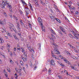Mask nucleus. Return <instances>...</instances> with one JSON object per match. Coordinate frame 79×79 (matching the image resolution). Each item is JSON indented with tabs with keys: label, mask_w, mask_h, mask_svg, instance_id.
<instances>
[{
	"label": "nucleus",
	"mask_w": 79,
	"mask_h": 79,
	"mask_svg": "<svg viewBox=\"0 0 79 79\" xmlns=\"http://www.w3.org/2000/svg\"><path fill=\"white\" fill-rule=\"evenodd\" d=\"M13 36H14V37L15 39H16V40H19V39H18V38H17V37L16 36V35H13Z\"/></svg>",
	"instance_id": "2eb2a0df"
},
{
	"label": "nucleus",
	"mask_w": 79,
	"mask_h": 79,
	"mask_svg": "<svg viewBox=\"0 0 79 79\" xmlns=\"http://www.w3.org/2000/svg\"><path fill=\"white\" fill-rule=\"evenodd\" d=\"M10 62L11 63V64H13V61H12L11 59H10Z\"/></svg>",
	"instance_id": "58836bf2"
},
{
	"label": "nucleus",
	"mask_w": 79,
	"mask_h": 79,
	"mask_svg": "<svg viewBox=\"0 0 79 79\" xmlns=\"http://www.w3.org/2000/svg\"><path fill=\"white\" fill-rule=\"evenodd\" d=\"M50 64H51V65H55V63L54 62V61L53 60H51L50 61Z\"/></svg>",
	"instance_id": "423d86ee"
},
{
	"label": "nucleus",
	"mask_w": 79,
	"mask_h": 79,
	"mask_svg": "<svg viewBox=\"0 0 79 79\" xmlns=\"http://www.w3.org/2000/svg\"><path fill=\"white\" fill-rule=\"evenodd\" d=\"M65 19H67V21H69H69L68 20V18H67V17H65Z\"/></svg>",
	"instance_id": "603ef678"
},
{
	"label": "nucleus",
	"mask_w": 79,
	"mask_h": 79,
	"mask_svg": "<svg viewBox=\"0 0 79 79\" xmlns=\"http://www.w3.org/2000/svg\"><path fill=\"white\" fill-rule=\"evenodd\" d=\"M4 15L6 17H7V15H6V12H4L3 13Z\"/></svg>",
	"instance_id": "c85d7f7f"
},
{
	"label": "nucleus",
	"mask_w": 79,
	"mask_h": 79,
	"mask_svg": "<svg viewBox=\"0 0 79 79\" xmlns=\"http://www.w3.org/2000/svg\"><path fill=\"white\" fill-rule=\"evenodd\" d=\"M55 19L57 21V22H58L59 23H61V21H60V20L59 19H58L57 18H56Z\"/></svg>",
	"instance_id": "6e6552de"
},
{
	"label": "nucleus",
	"mask_w": 79,
	"mask_h": 79,
	"mask_svg": "<svg viewBox=\"0 0 79 79\" xmlns=\"http://www.w3.org/2000/svg\"><path fill=\"white\" fill-rule=\"evenodd\" d=\"M25 12L26 13V15H28L29 14V13H28V12H27V11H25Z\"/></svg>",
	"instance_id": "37998d69"
},
{
	"label": "nucleus",
	"mask_w": 79,
	"mask_h": 79,
	"mask_svg": "<svg viewBox=\"0 0 79 79\" xmlns=\"http://www.w3.org/2000/svg\"><path fill=\"white\" fill-rule=\"evenodd\" d=\"M5 76H6V77H8V75L6 74V72L5 73Z\"/></svg>",
	"instance_id": "4c0bfd02"
},
{
	"label": "nucleus",
	"mask_w": 79,
	"mask_h": 79,
	"mask_svg": "<svg viewBox=\"0 0 79 79\" xmlns=\"http://www.w3.org/2000/svg\"><path fill=\"white\" fill-rule=\"evenodd\" d=\"M47 71V69L46 68H44L43 69V71Z\"/></svg>",
	"instance_id": "bb28decb"
},
{
	"label": "nucleus",
	"mask_w": 79,
	"mask_h": 79,
	"mask_svg": "<svg viewBox=\"0 0 79 79\" xmlns=\"http://www.w3.org/2000/svg\"><path fill=\"white\" fill-rule=\"evenodd\" d=\"M51 36L52 37V38L49 37V38L50 39V40H52V41H53V39L55 38V36L53 35V34H51Z\"/></svg>",
	"instance_id": "0eeeda50"
},
{
	"label": "nucleus",
	"mask_w": 79,
	"mask_h": 79,
	"mask_svg": "<svg viewBox=\"0 0 79 79\" xmlns=\"http://www.w3.org/2000/svg\"><path fill=\"white\" fill-rule=\"evenodd\" d=\"M77 50H79V46H77Z\"/></svg>",
	"instance_id": "864d4df0"
},
{
	"label": "nucleus",
	"mask_w": 79,
	"mask_h": 79,
	"mask_svg": "<svg viewBox=\"0 0 79 79\" xmlns=\"http://www.w3.org/2000/svg\"><path fill=\"white\" fill-rule=\"evenodd\" d=\"M30 4V7H31V10L33 11H34V10H33V9L32 8V6H31V4H30V3H29Z\"/></svg>",
	"instance_id": "dca6fc26"
},
{
	"label": "nucleus",
	"mask_w": 79,
	"mask_h": 79,
	"mask_svg": "<svg viewBox=\"0 0 79 79\" xmlns=\"http://www.w3.org/2000/svg\"><path fill=\"white\" fill-rule=\"evenodd\" d=\"M20 63L21 66H23V64L21 63H23V62L22 61H20Z\"/></svg>",
	"instance_id": "69168bd1"
},
{
	"label": "nucleus",
	"mask_w": 79,
	"mask_h": 79,
	"mask_svg": "<svg viewBox=\"0 0 79 79\" xmlns=\"http://www.w3.org/2000/svg\"><path fill=\"white\" fill-rule=\"evenodd\" d=\"M17 48V50H19V51H21V48Z\"/></svg>",
	"instance_id": "bf43d9fd"
},
{
	"label": "nucleus",
	"mask_w": 79,
	"mask_h": 79,
	"mask_svg": "<svg viewBox=\"0 0 79 79\" xmlns=\"http://www.w3.org/2000/svg\"><path fill=\"white\" fill-rule=\"evenodd\" d=\"M9 26L10 27H14V25H13V24L12 23H10Z\"/></svg>",
	"instance_id": "5701e85b"
},
{
	"label": "nucleus",
	"mask_w": 79,
	"mask_h": 79,
	"mask_svg": "<svg viewBox=\"0 0 79 79\" xmlns=\"http://www.w3.org/2000/svg\"><path fill=\"white\" fill-rule=\"evenodd\" d=\"M50 18L52 21H55V18L54 17L50 16Z\"/></svg>",
	"instance_id": "9d476101"
},
{
	"label": "nucleus",
	"mask_w": 79,
	"mask_h": 79,
	"mask_svg": "<svg viewBox=\"0 0 79 79\" xmlns=\"http://www.w3.org/2000/svg\"><path fill=\"white\" fill-rule=\"evenodd\" d=\"M17 26H19V23H17Z\"/></svg>",
	"instance_id": "e2e57ef3"
},
{
	"label": "nucleus",
	"mask_w": 79,
	"mask_h": 79,
	"mask_svg": "<svg viewBox=\"0 0 79 79\" xmlns=\"http://www.w3.org/2000/svg\"><path fill=\"white\" fill-rule=\"evenodd\" d=\"M24 2H23L22 3L23 4V5H27V4L24 1H23Z\"/></svg>",
	"instance_id": "a18cd8bd"
},
{
	"label": "nucleus",
	"mask_w": 79,
	"mask_h": 79,
	"mask_svg": "<svg viewBox=\"0 0 79 79\" xmlns=\"http://www.w3.org/2000/svg\"><path fill=\"white\" fill-rule=\"evenodd\" d=\"M7 35H9L10 37H12V35L11 34V33H8V34H7Z\"/></svg>",
	"instance_id": "f3484780"
},
{
	"label": "nucleus",
	"mask_w": 79,
	"mask_h": 79,
	"mask_svg": "<svg viewBox=\"0 0 79 79\" xmlns=\"http://www.w3.org/2000/svg\"><path fill=\"white\" fill-rule=\"evenodd\" d=\"M21 50H22V52H24V48L22 47L21 48H20Z\"/></svg>",
	"instance_id": "412c9836"
},
{
	"label": "nucleus",
	"mask_w": 79,
	"mask_h": 79,
	"mask_svg": "<svg viewBox=\"0 0 79 79\" xmlns=\"http://www.w3.org/2000/svg\"><path fill=\"white\" fill-rule=\"evenodd\" d=\"M5 37H6V39H8V36H5Z\"/></svg>",
	"instance_id": "13d9d810"
},
{
	"label": "nucleus",
	"mask_w": 79,
	"mask_h": 79,
	"mask_svg": "<svg viewBox=\"0 0 79 79\" xmlns=\"http://www.w3.org/2000/svg\"><path fill=\"white\" fill-rule=\"evenodd\" d=\"M36 5H37V6H39L40 5L38 3H37L36 4Z\"/></svg>",
	"instance_id": "338daca9"
},
{
	"label": "nucleus",
	"mask_w": 79,
	"mask_h": 79,
	"mask_svg": "<svg viewBox=\"0 0 79 79\" xmlns=\"http://www.w3.org/2000/svg\"><path fill=\"white\" fill-rule=\"evenodd\" d=\"M30 66H31V68H32V67L33 65H32V62H30Z\"/></svg>",
	"instance_id": "a878e982"
},
{
	"label": "nucleus",
	"mask_w": 79,
	"mask_h": 79,
	"mask_svg": "<svg viewBox=\"0 0 79 79\" xmlns=\"http://www.w3.org/2000/svg\"><path fill=\"white\" fill-rule=\"evenodd\" d=\"M41 26V27H42V31H45V29L44 28V27H43V26Z\"/></svg>",
	"instance_id": "7c9ffc66"
},
{
	"label": "nucleus",
	"mask_w": 79,
	"mask_h": 79,
	"mask_svg": "<svg viewBox=\"0 0 79 79\" xmlns=\"http://www.w3.org/2000/svg\"><path fill=\"white\" fill-rule=\"evenodd\" d=\"M28 48L30 51H31V48H30V46L29 47V48Z\"/></svg>",
	"instance_id": "79ce46f5"
},
{
	"label": "nucleus",
	"mask_w": 79,
	"mask_h": 79,
	"mask_svg": "<svg viewBox=\"0 0 79 79\" xmlns=\"http://www.w3.org/2000/svg\"><path fill=\"white\" fill-rule=\"evenodd\" d=\"M10 56H11L13 55V53H12V52H10Z\"/></svg>",
	"instance_id": "6e6d98bb"
},
{
	"label": "nucleus",
	"mask_w": 79,
	"mask_h": 79,
	"mask_svg": "<svg viewBox=\"0 0 79 79\" xmlns=\"http://www.w3.org/2000/svg\"><path fill=\"white\" fill-rule=\"evenodd\" d=\"M24 56H21V58L23 60V61H27V56L24 54Z\"/></svg>",
	"instance_id": "20e7f679"
},
{
	"label": "nucleus",
	"mask_w": 79,
	"mask_h": 79,
	"mask_svg": "<svg viewBox=\"0 0 79 79\" xmlns=\"http://www.w3.org/2000/svg\"><path fill=\"white\" fill-rule=\"evenodd\" d=\"M69 6V8H70V9H74V8H72L70 6Z\"/></svg>",
	"instance_id": "680f3d73"
},
{
	"label": "nucleus",
	"mask_w": 79,
	"mask_h": 79,
	"mask_svg": "<svg viewBox=\"0 0 79 79\" xmlns=\"http://www.w3.org/2000/svg\"><path fill=\"white\" fill-rule=\"evenodd\" d=\"M31 58H32L33 59H34V56H33V55H32V56H31Z\"/></svg>",
	"instance_id": "5fc2aeb1"
},
{
	"label": "nucleus",
	"mask_w": 79,
	"mask_h": 79,
	"mask_svg": "<svg viewBox=\"0 0 79 79\" xmlns=\"http://www.w3.org/2000/svg\"><path fill=\"white\" fill-rule=\"evenodd\" d=\"M18 34L19 35V36H21V33L20 32H18Z\"/></svg>",
	"instance_id": "a19ab883"
},
{
	"label": "nucleus",
	"mask_w": 79,
	"mask_h": 79,
	"mask_svg": "<svg viewBox=\"0 0 79 79\" xmlns=\"http://www.w3.org/2000/svg\"><path fill=\"white\" fill-rule=\"evenodd\" d=\"M51 71H52V69H50L48 71V73H50Z\"/></svg>",
	"instance_id": "473e14b6"
},
{
	"label": "nucleus",
	"mask_w": 79,
	"mask_h": 79,
	"mask_svg": "<svg viewBox=\"0 0 79 79\" xmlns=\"http://www.w3.org/2000/svg\"><path fill=\"white\" fill-rule=\"evenodd\" d=\"M20 75H21V71H20L19 72Z\"/></svg>",
	"instance_id": "052dcab7"
},
{
	"label": "nucleus",
	"mask_w": 79,
	"mask_h": 79,
	"mask_svg": "<svg viewBox=\"0 0 79 79\" xmlns=\"http://www.w3.org/2000/svg\"><path fill=\"white\" fill-rule=\"evenodd\" d=\"M13 29L14 31H15V33H16V29H13Z\"/></svg>",
	"instance_id": "ea45409f"
},
{
	"label": "nucleus",
	"mask_w": 79,
	"mask_h": 79,
	"mask_svg": "<svg viewBox=\"0 0 79 79\" xmlns=\"http://www.w3.org/2000/svg\"><path fill=\"white\" fill-rule=\"evenodd\" d=\"M12 27H9L10 29V30H11V31H13V30H12V29H13V28H12Z\"/></svg>",
	"instance_id": "c03bdc74"
},
{
	"label": "nucleus",
	"mask_w": 79,
	"mask_h": 79,
	"mask_svg": "<svg viewBox=\"0 0 79 79\" xmlns=\"http://www.w3.org/2000/svg\"><path fill=\"white\" fill-rule=\"evenodd\" d=\"M73 59H74V60H77L78 58L77 57H76L75 56H74L73 57Z\"/></svg>",
	"instance_id": "4be33fe9"
},
{
	"label": "nucleus",
	"mask_w": 79,
	"mask_h": 79,
	"mask_svg": "<svg viewBox=\"0 0 79 79\" xmlns=\"http://www.w3.org/2000/svg\"><path fill=\"white\" fill-rule=\"evenodd\" d=\"M70 47H71V48H74V47H73V46H72V45L71 44L70 45Z\"/></svg>",
	"instance_id": "3c124183"
},
{
	"label": "nucleus",
	"mask_w": 79,
	"mask_h": 79,
	"mask_svg": "<svg viewBox=\"0 0 79 79\" xmlns=\"http://www.w3.org/2000/svg\"><path fill=\"white\" fill-rule=\"evenodd\" d=\"M58 63L60 65V66H63V67H64V65L63 64L61 63H59V62L57 61Z\"/></svg>",
	"instance_id": "9b49d317"
},
{
	"label": "nucleus",
	"mask_w": 79,
	"mask_h": 79,
	"mask_svg": "<svg viewBox=\"0 0 79 79\" xmlns=\"http://www.w3.org/2000/svg\"><path fill=\"white\" fill-rule=\"evenodd\" d=\"M10 11V13H13V10H12V9H9Z\"/></svg>",
	"instance_id": "2f4dec72"
},
{
	"label": "nucleus",
	"mask_w": 79,
	"mask_h": 79,
	"mask_svg": "<svg viewBox=\"0 0 79 79\" xmlns=\"http://www.w3.org/2000/svg\"><path fill=\"white\" fill-rule=\"evenodd\" d=\"M58 33L59 34H60L61 35H63V33H62V31H60V30H59L58 31Z\"/></svg>",
	"instance_id": "ddd939ff"
},
{
	"label": "nucleus",
	"mask_w": 79,
	"mask_h": 79,
	"mask_svg": "<svg viewBox=\"0 0 79 79\" xmlns=\"http://www.w3.org/2000/svg\"><path fill=\"white\" fill-rule=\"evenodd\" d=\"M7 7L9 8V9H10L12 8V6H7Z\"/></svg>",
	"instance_id": "cd10ccee"
},
{
	"label": "nucleus",
	"mask_w": 79,
	"mask_h": 79,
	"mask_svg": "<svg viewBox=\"0 0 79 79\" xmlns=\"http://www.w3.org/2000/svg\"><path fill=\"white\" fill-rule=\"evenodd\" d=\"M7 71L9 72V73H10L11 72V70H10V68H9L8 69H7Z\"/></svg>",
	"instance_id": "72a5a7b5"
},
{
	"label": "nucleus",
	"mask_w": 79,
	"mask_h": 79,
	"mask_svg": "<svg viewBox=\"0 0 79 79\" xmlns=\"http://www.w3.org/2000/svg\"><path fill=\"white\" fill-rule=\"evenodd\" d=\"M71 32H72V34H73L76 37V39H78L79 38V34L77 33H76V32H74V31H72Z\"/></svg>",
	"instance_id": "7ed1b4c3"
},
{
	"label": "nucleus",
	"mask_w": 79,
	"mask_h": 79,
	"mask_svg": "<svg viewBox=\"0 0 79 79\" xmlns=\"http://www.w3.org/2000/svg\"><path fill=\"white\" fill-rule=\"evenodd\" d=\"M31 51H30V52H34V50L32 49H31Z\"/></svg>",
	"instance_id": "de8ad7c7"
},
{
	"label": "nucleus",
	"mask_w": 79,
	"mask_h": 79,
	"mask_svg": "<svg viewBox=\"0 0 79 79\" xmlns=\"http://www.w3.org/2000/svg\"><path fill=\"white\" fill-rule=\"evenodd\" d=\"M15 77L16 79H18V75L17 74V73H15Z\"/></svg>",
	"instance_id": "4468645a"
},
{
	"label": "nucleus",
	"mask_w": 79,
	"mask_h": 79,
	"mask_svg": "<svg viewBox=\"0 0 79 79\" xmlns=\"http://www.w3.org/2000/svg\"><path fill=\"white\" fill-rule=\"evenodd\" d=\"M33 2H34L36 4V5L38 3V1H37V0H34L33 1Z\"/></svg>",
	"instance_id": "6ab92c4d"
},
{
	"label": "nucleus",
	"mask_w": 79,
	"mask_h": 79,
	"mask_svg": "<svg viewBox=\"0 0 79 79\" xmlns=\"http://www.w3.org/2000/svg\"><path fill=\"white\" fill-rule=\"evenodd\" d=\"M20 48V47L19 46V44H17V48Z\"/></svg>",
	"instance_id": "49530a36"
},
{
	"label": "nucleus",
	"mask_w": 79,
	"mask_h": 79,
	"mask_svg": "<svg viewBox=\"0 0 79 79\" xmlns=\"http://www.w3.org/2000/svg\"><path fill=\"white\" fill-rule=\"evenodd\" d=\"M20 24H21V26H23L24 25V23H23V21H22V20H21L20 21Z\"/></svg>",
	"instance_id": "1a4fd4ad"
},
{
	"label": "nucleus",
	"mask_w": 79,
	"mask_h": 79,
	"mask_svg": "<svg viewBox=\"0 0 79 79\" xmlns=\"http://www.w3.org/2000/svg\"><path fill=\"white\" fill-rule=\"evenodd\" d=\"M66 53H67V55H69V56H70V55H71V53L68 51H67V52H66Z\"/></svg>",
	"instance_id": "b1692460"
},
{
	"label": "nucleus",
	"mask_w": 79,
	"mask_h": 79,
	"mask_svg": "<svg viewBox=\"0 0 79 79\" xmlns=\"http://www.w3.org/2000/svg\"><path fill=\"white\" fill-rule=\"evenodd\" d=\"M69 35L70 37H71V38H72V39L73 38V36L71 34H69Z\"/></svg>",
	"instance_id": "393cba45"
},
{
	"label": "nucleus",
	"mask_w": 79,
	"mask_h": 79,
	"mask_svg": "<svg viewBox=\"0 0 79 79\" xmlns=\"http://www.w3.org/2000/svg\"><path fill=\"white\" fill-rule=\"evenodd\" d=\"M40 3H41L42 4H45V3H44L43 2H42V0L40 1Z\"/></svg>",
	"instance_id": "c9c22d12"
},
{
	"label": "nucleus",
	"mask_w": 79,
	"mask_h": 79,
	"mask_svg": "<svg viewBox=\"0 0 79 79\" xmlns=\"http://www.w3.org/2000/svg\"><path fill=\"white\" fill-rule=\"evenodd\" d=\"M37 68V66H35V67H34V69L35 70V69H36V68Z\"/></svg>",
	"instance_id": "4d7b16f0"
},
{
	"label": "nucleus",
	"mask_w": 79,
	"mask_h": 79,
	"mask_svg": "<svg viewBox=\"0 0 79 79\" xmlns=\"http://www.w3.org/2000/svg\"><path fill=\"white\" fill-rule=\"evenodd\" d=\"M62 31L63 32H66V31H64V30H62Z\"/></svg>",
	"instance_id": "0e129e2a"
},
{
	"label": "nucleus",
	"mask_w": 79,
	"mask_h": 79,
	"mask_svg": "<svg viewBox=\"0 0 79 79\" xmlns=\"http://www.w3.org/2000/svg\"><path fill=\"white\" fill-rule=\"evenodd\" d=\"M38 21L39 23H41V26H43V24L42 23V19L40 18H39L38 19Z\"/></svg>",
	"instance_id": "39448f33"
},
{
	"label": "nucleus",
	"mask_w": 79,
	"mask_h": 79,
	"mask_svg": "<svg viewBox=\"0 0 79 79\" xmlns=\"http://www.w3.org/2000/svg\"><path fill=\"white\" fill-rule=\"evenodd\" d=\"M64 60L65 63H69V62L67 60H66L65 59H64Z\"/></svg>",
	"instance_id": "c756f323"
},
{
	"label": "nucleus",
	"mask_w": 79,
	"mask_h": 79,
	"mask_svg": "<svg viewBox=\"0 0 79 79\" xmlns=\"http://www.w3.org/2000/svg\"><path fill=\"white\" fill-rule=\"evenodd\" d=\"M0 41H1V43H3L4 42V41H3V40L2 38H0Z\"/></svg>",
	"instance_id": "f8f14e48"
},
{
	"label": "nucleus",
	"mask_w": 79,
	"mask_h": 79,
	"mask_svg": "<svg viewBox=\"0 0 79 79\" xmlns=\"http://www.w3.org/2000/svg\"><path fill=\"white\" fill-rule=\"evenodd\" d=\"M19 11L20 14L22 15V14H23V11H21V10H19Z\"/></svg>",
	"instance_id": "8fccbe9b"
},
{
	"label": "nucleus",
	"mask_w": 79,
	"mask_h": 79,
	"mask_svg": "<svg viewBox=\"0 0 79 79\" xmlns=\"http://www.w3.org/2000/svg\"><path fill=\"white\" fill-rule=\"evenodd\" d=\"M3 2L2 3H0V5L2 8H4L5 6L6 5H8L10 3V2L8 0H3Z\"/></svg>",
	"instance_id": "f03ea898"
},
{
	"label": "nucleus",
	"mask_w": 79,
	"mask_h": 79,
	"mask_svg": "<svg viewBox=\"0 0 79 79\" xmlns=\"http://www.w3.org/2000/svg\"><path fill=\"white\" fill-rule=\"evenodd\" d=\"M38 45H39V48H40V47H41V44H40L39 43V44H38Z\"/></svg>",
	"instance_id": "f704fd0d"
},
{
	"label": "nucleus",
	"mask_w": 79,
	"mask_h": 79,
	"mask_svg": "<svg viewBox=\"0 0 79 79\" xmlns=\"http://www.w3.org/2000/svg\"><path fill=\"white\" fill-rule=\"evenodd\" d=\"M75 14H76V15H78V14H79V12H78V11H77L76 12Z\"/></svg>",
	"instance_id": "09e8293b"
},
{
	"label": "nucleus",
	"mask_w": 79,
	"mask_h": 79,
	"mask_svg": "<svg viewBox=\"0 0 79 79\" xmlns=\"http://www.w3.org/2000/svg\"><path fill=\"white\" fill-rule=\"evenodd\" d=\"M52 44L53 46H54V49L53 50L54 53L52 51H51L52 55L53 58H55V56L53 55V54H58V52H59L58 51V45H57L55 42H53Z\"/></svg>",
	"instance_id": "f257e3e1"
},
{
	"label": "nucleus",
	"mask_w": 79,
	"mask_h": 79,
	"mask_svg": "<svg viewBox=\"0 0 79 79\" xmlns=\"http://www.w3.org/2000/svg\"><path fill=\"white\" fill-rule=\"evenodd\" d=\"M29 26L30 27H32V26H31V25L30 24V23H29Z\"/></svg>",
	"instance_id": "774afa93"
},
{
	"label": "nucleus",
	"mask_w": 79,
	"mask_h": 79,
	"mask_svg": "<svg viewBox=\"0 0 79 79\" xmlns=\"http://www.w3.org/2000/svg\"><path fill=\"white\" fill-rule=\"evenodd\" d=\"M13 17L15 18V19H16L17 21L18 20V19L17 17L15 16V15H13Z\"/></svg>",
	"instance_id": "aec40b11"
},
{
	"label": "nucleus",
	"mask_w": 79,
	"mask_h": 79,
	"mask_svg": "<svg viewBox=\"0 0 79 79\" xmlns=\"http://www.w3.org/2000/svg\"><path fill=\"white\" fill-rule=\"evenodd\" d=\"M60 29L62 31H63V30H64V29L61 27H60Z\"/></svg>",
	"instance_id": "e433bc0d"
},
{
	"label": "nucleus",
	"mask_w": 79,
	"mask_h": 79,
	"mask_svg": "<svg viewBox=\"0 0 79 79\" xmlns=\"http://www.w3.org/2000/svg\"><path fill=\"white\" fill-rule=\"evenodd\" d=\"M71 68H72L73 69H74V70H76V68H74V67H73V66L71 65Z\"/></svg>",
	"instance_id": "a211bd4d"
}]
</instances>
